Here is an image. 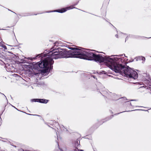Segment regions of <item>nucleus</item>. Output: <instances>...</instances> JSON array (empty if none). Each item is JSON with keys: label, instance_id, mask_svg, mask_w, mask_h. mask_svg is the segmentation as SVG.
Listing matches in <instances>:
<instances>
[{"label": "nucleus", "instance_id": "obj_1", "mask_svg": "<svg viewBox=\"0 0 151 151\" xmlns=\"http://www.w3.org/2000/svg\"><path fill=\"white\" fill-rule=\"evenodd\" d=\"M80 48L70 47L69 49L72 50H67L62 49L59 50V47L53 50L50 52L49 57H46L41 63H38L40 68L43 69L41 71L44 73L50 71L52 69V65L54 63L53 59L58 58H76L88 60H93L100 63L105 62L106 65L116 73L124 74L126 77L134 79L138 77L137 72L129 68L126 67L121 64L117 63L111 58H107L103 57L101 54H96L92 52L88 49L79 47Z\"/></svg>", "mask_w": 151, "mask_h": 151}, {"label": "nucleus", "instance_id": "obj_2", "mask_svg": "<svg viewBox=\"0 0 151 151\" xmlns=\"http://www.w3.org/2000/svg\"><path fill=\"white\" fill-rule=\"evenodd\" d=\"M78 4V3H77L75 4L74 5L70 6L66 8H62L60 9H57L56 10H55L54 11V12H57L60 13H63V12H64L67 11L68 10L73 9V8H75L74 7V6L76 5H77Z\"/></svg>", "mask_w": 151, "mask_h": 151}, {"label": "nucleus", "instance_id": "obj_3", "mask_svg": "<svg viewBox=\"0 0 151 151\" xmlns=\"http://www.w3.org/2000/svg\"><path fill=\"white\" fill-rule=\"evenodd\" d=\"M49 100L45 99H34L31 100V101L33 102H39L41 103L46 104L47 103Z\"/></svg>", "mask_w": 151, "mask_h": 151}, {"label": "nucleus", "instance_id": "obj_4", "mask_svg": "<svg viewBox=\"0 0 151 151\" xmlns=\"http://www.w3.org/2000/svg\"><path fill=\"white\" fill-rule=\"evenodd\" d=\"M146 88V89H148V90H150V91H151V89H150V88H150V87H148V86H147V87H146H146H145V88Z\"/></svg>", "mask_w": 151, "mask_h": 151}, {"label": "nucleus", "instance_id": "obj_5", "mask_svg": "<svg viewBox=\"0 0 151 151\" xmlns=\"http://www.w3.org/2000/svg\"><path fill=\"white\" fill-rule=\"evenodd\" d=\"M58 43L57 42H55V46L54 47V48H55V46H57L58 45Z\"/></svg>", "mask_w": 151, "mask_h": 151}, {"label": "nucleus", "instance_id": "obj_6", "mask_svg": "<svg viewBox=\"0 0 151 151\" xmlns=\"http://www.w3.org/2000/svg\"><path fill=\"white\" fill-rule=\"evenodd\" d=\"M29 114V115H30L37 116H40L38 115H34V114Z\"/></svg>", "mask_w": 151, "mask_h": 151}, {"label": "nucleus", "instance_id": "obj_7", "mask_svg": "<svg viewBox=\"0 0 151 151\" xmlns=\"http://www.w3.org/2000/svg\"><path fill=\"white\" fill-rule=\"evenodd\" d=\"M142 60H145V58L144 57L142 58Z\"/></svg>", "mask_w": 151, "mask_h": 151}, {"label": "nucleus", "instance_id": "obj_8", "mask_svg": "<svg viewBox=\"0 0 151 151\" xmlns=\"http://www.w3.org/2000/svg\"><path fill=\"white\" fill-rule=\"evenodd\" d=\"M115 36L117 37V38H118V35H115Z\"/></svg>", "mask_w": 151, "mask_h": 151}, {"label": "nucleus", "instance_id": "obj_9", "mask_svg": "<svg viewBox=\"0 0 151 151\" xmlns=\"http://www.w3.org/2000/svg\"><path fill=\"white\" fill-rule=\"evenodd\" d=\"M97 52H99V53H102V52H98V51H97Z\"/></svg>", "mask_w": 151, "mask_h": 151}, {"label": "nucleus", "instance_id": "obj_10", "mask_svg": "<svg viewBox=\"0 0 151 151\" xmlns=\"http://www.w3.org/2000/svg\"><path fill=\"white\" fill-rule=\"evenodd\" d=\"M37 14H32V15H36Z\"/></svg>", "mask_w": 151, "mask_h": 151}, {"label": "nucleus", "instance_id": "obj_11", "mask_svg": "<svg viewBox=\"0 0 151 151\" xmlns=\"http://www.w3.org/2000/svg\"><path fill=\"white\" fill-rule=\"evenodd\" d=\"M80 150V151H83V150Z\"/></svg>", "mask_w": 151, "mask_h": 151}, {"label": "nucleus", "instance_id": "obj_12", "mask_svg": "<svg viewBox=\"0 0 151 151\" xmlns=\"http://www.w3.org/2000/svg\"><path fill=\"white\" fill-rule=\"evenodd\" d=\"M10 11H11V12H13V11H11V10H10Z\"/></svg>", "mask_w": 151, "mask_h": 151}, {"label": "nucleus", "instance_id": "obj_13", "mask_svg": "<svg viewBox=\"0 0 151 151\" xmlns=\"http://www.w3.org/2000/svg\"><path fill=\"white\" fill-rule=\"evenodd\" d=\"M10 11H11V12H13V11H11V10H10Z\"/></svg>", "mask_w": 151, "mask_h": 151}, {"label": "nucleus", "instance_id": "obj_14", "mask_svg": "<svg viewBox=\"0 0 151 151\" xmlns=\"http://www.w3.org/2000/svg\"><path fill=\"white\" fill-rule=\"evenodd\" d=\"M10 11H11V12H13V11H11V10H10Z\"/></svg>", "mask_w": 151, "mask_h": 151}, {"label": "nucleus", "instance_id": "obj_15", "mask_svg": "<svg viewBox=\"0 0 151 151\" xmlns=\"http://www.w3.org/2000/svg\"><path fill=\"white\" fill-rule=\"evenodd\" d=\"M38 56H39V55L37 56L36 57H38Z\"/></svg>", "mask_w": 151, "mask_h": 151}, {"label": "nucleus", "instance_id": "obj_16", "mask_svg": "<svg viewBox=\"0 0 151 151\" xmlns=\"http://www.w3.org/2000/svg\"><path fill=\"white\" fill-rule=\"evenodd\" d=\"M78 151H79V150L78 149Z\"/></svg>", "mask_w": 151, "mask_h": 151}]
</instances>
